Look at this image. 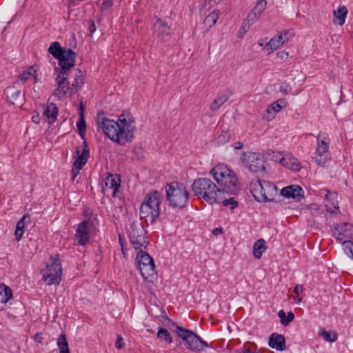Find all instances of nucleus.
Returning <instances> with one entry per match:
<instances>
[{"label":"nucleus","instance_id":"obj_1","mask_svg":"<svg viewBox=\"0 0 353 353\" xmlns=\"http://www.w3.org/2000/svg\"><path fill=\"white\" fill-rule=\"evenodd\" d=\"M97 120L103 133L112 141L124 145L133 140L136 127L133 119L130 116L126 117L122 114L117 121H114L104 117L103 112H101L97 113Z\"/></svg>","mask_w":353,"mask_h":353},{"label":"nucleus","instance_id":"obj_2","mask_svg":"<svg viewBox=\"0 0 353 353\" xmlns=\"http://www.w3.org/2000/svg\"><path fill=\"white\" fill-rule=\"evenodd\" d=\"M192 190L199 198H203L210 204L219 203L223 193L216 185L207 178H199L192 184Z\"/></svg>","mask_w":353,"mask_h":353},{"label":"nucleus","instance_id":"obj_3","mask_svg":"<svg viewBox=\"0 0 353 353\" xmlns=\"http://www.w3.org/2000/svg\"><path fill=\"white\" fill-rule=\"evenodd\" d=\"M162 198L161 193L157 190L147 194L140 207V219H145L146 221H149L150 223H154L159 216Z\"/></svg>","mask_w":353,"mask_h":353},{"label":"nucleus","instance_id":"obj_4","mask_svg":"<svg viewBox=\"0 0 353 353\" xmlns=\"http://www.w3.org/2000/svg\"><path fill=\"white\" fill-rule=\"evenodd\" d=\"M250 191L258 201H273L278 194L275 185L269 181L259 179L251 181Z\"/></svg>","mask_w":353,"mask_h":353},{"label":"nucleus","instance_id":"obj_5","mask_svg":"<svg viewBox=\"0 0 353 353\" xmlns=\"http://www.w3.org/2000/svg\"><path fill=\"white\" fill-rule=\"evenodd\" d=\"M48 51L59 61V65L63 72L65 69H71L74 65L75 52L70 49L63 48L59 42L52 43Z\"/></svg>","mask_w":353,"mask_h":353},{"label":"nucleus","instance_id":"obj_6","mask_svg":"<svg viewBox=\"0 0 353 353\" xmlns=\"http://www.w3.org/2000/svg\"><path fill=\"white\" fill-rule=\"evenodd\" d=\"M167 199L174 208H181L188 201L189 193L183 183L172 182L166 189Z\"/></svg>","mask_w":353,"mask_h":353},{"label":"nucleus","instance_id":"obj_7","mask_svg":"<svg viewBox=\"0 0 353 353\" xmlns=\"http://www.w3.org/2000/svg\"><path fill=\"white\" fill-rule=\"evenodd\" d=\"M176 332L184 341L186 347L192 352H200L204 347H208L209 344L193 332L183 329L179 326L176 327Z\"/></svg>","mask_w":353,"mask_h":353},{"label":"nucleus","instance_id":"obj_8","mask_svg":"<svg viewBox=\"0 0 353 353\" xmlns=\"http://www.w3.org/2000/svg\"><path fill=\"white\" fill-rule=\"evenodd\" d=\"M317 148L314 159L317 165L324 167L331 159L329 152L330 139L325 133L320 132L317 137Z\"/></svg>","mask_w":353,"mask_h":353},{"label":"nucleus","instance_id":"obj_9","mask_svg":"<svg viewBox=\"0 0 353 353\" xmlns=\"http://www.w3.org/2000/svg\"><path fill=\"white\" fill-rule=\"evenodd\" d=\"M139 268L144 279L152 281L156 275L153 259L144 251H139L137 256Z\"/></svg>","mask_w":353,"mask_h":353},{"label":"nucleus","instance_id":"obj_10","mask_svg":"<svg viewBox=\"0 0 353 353\" xmlns=\"http://www.w3.org/2000/svg\"><path fill=\"white\" fill-rule=\"evenodd\" d=\"M241 159L243 165L251 172L256 174L264 172L265 169L264 161L259 153L252 152H243Z\"/></svg>","mask_w":353,"mask_h":353},{"label":"nucleus","instance_id":"obj_11","mask_svg":"<svg viewBox=\"0 0 353 353\" xmlns=\"http://www.w3.org/2000/svg\"><path fill=\"white\" fill-rule=\"evenodd\" d=\"M62 268L59 259H54L43 273V279L48 285H58L61 280Z\"/></svg>","mask_w":353,"mask_h":353},{"label":"nucleus","instance_id":"obj_12","mask_svg":"<svg viewBox=\"0 0 353 353\" xmlns=\"http://www.w3.org/2000/svg\"><path fill=\"white\" fill-rule=\"evenodd\" d=\"M77 158L73 163V168L72 170V180L74 181L75 177L79 174L80 170L85 165L90 157V151L88 143L86 141L83 142V150L81 152L79 148L75 151Z\"/></svg>","mask_w":353,"mask_h":353},{"label":"nucleus","instance_id":"obj_13","mask_svg":"<svg viewBox=\"0 0 353 353\" xmlns=\"http://www.w3.org/2000/svg\"><path fill=\"white\" fill-rule=\"evenodd\" d=\"M70 70V69H65L63 72L61 68L56 67L54 69L57 77H56L57 88L54 92V94L59 98L64 96L69 90L68 75Z\"/></svg>","mask_w":353,"mask_h":353},{"label":"nucleus","instance_id":"obj_14","mask_svg":"<svg viewBox=\"0 0 353 353\" xmlns=\"http://www.w3.org/2000/svg\"><path fill=\"white\" fill-rule=\"evenodd\" d=\"M92 225L93 221L90 219L84 220L77 225L74 237L79 245H84L88 243Z\"/></svg>","mask_w":353,"mask_h":353},{"label":"nucleus","instance_id":"obj_15","mask_svg":"<svg viewBox=\"0 0 353 353\" xmlns=\"http://www.w3.org/2000/svg\"><path fill=\"white\" fill-rule=\"evenodd\" d=\"M219 190L223 193L230 194H236L239 189V183L238 179L232 171L230 174H228L223 179V182L219 184Z\"/></svg>","mask_w":353,"mask_h":353},{"label":"nucleus","instance_id":"obj_16","mask_svg":"<svg viewBox=\"0 0 353 353\" xmlns=\"http://www.w3.org/2000/svg\"><path fill=\"white\" fill-rule=\"evenodd\" d=\"M319 195L325 199V207L330 213H336L339 210L338 195L336 192H331L327 189H322L319 191Z\"/></svg>","mask_w":353,"mask_h":353},{"label":"nucleus","instance_id":"obj_17","mask_svg":"<svg viewBox=\"0 0 353 353\" xmlns=\"http://www.w3.org/2000/svg\"><path fill=\"white\" fill-rule=\"evenodd\" d=\"M4 94L6 96L8 102L12 105L21 107L23 104L25 94L14 86L8 87L5 90Z\"/></svg>","mask_w":353,"mask_h":353},{"label":"nucleus","instance_id":"obj_18","mask_svg":"<svg viewBox=\"0 0 353 353\" xmlns=\"http://www.w3.org/2000/svg\"><path fill=\"white\" fill-rule=\"evenodd\" d=\"M333 236L339 241H344L345 239H353V224L345 223L336 225L333 232Z\"/></svg>","mask_w":353,"mask_h":353},{"label":"nucleus","instance_id":"obj_19","mask_svg":"<svg viewBox=\"0 0 353 353\" xmlns=\"http://www.w3.org/2000/svg\"><path fill=\"white\" fill-rule=\"evenodd\" d=\"M281 194L286 198H292L297 200H300L304 196L303 190L297 185H292L283 188L281 191Z\"/></svg>","mask_w":353,"mask_h":353},{"label":"nucleus","instance_id":"obj_20","mask_svg":"<svg viewBox=\"0 0 353 353\" xmlns=\"http://www.w3.org/2000/svg\"><path fill=\"white\" fill-rule=\"evenodd\" d=\"M120 176L115 174H109L105 179V187H103V191L105 192L108 188L112 189V196H117L118 188L120 187Z\"/></svg>","mask_w":353,"mask_h":353},{"label":"nucleus","instance_id":"obj_21","mask_svg":"<svg viewBox=\"0 0 353 353\" xmlns=\"http://www.w3.org/2000/svg\"><path fill=\"white\" fill-rule=\"evenodd\" d=\"M210 173L219 185L220 183L223 182V179H224L226 175L232 173V170L225 164H218L211 170Z\"/></svg>","mask_w":353,"mask_h":353},{"label":"nucleus","instance_id":"obj_22","mask_svg":"<svg viewBox=\"0 0 353 353\" xmlns=\"http://www.w3.org/2000/svg\"><path fill=\"white\" fill-rule=\"evenodd\" d=\"M268 345L273 349L283 351L286 347L285 337L278 333H273L269 338Z\"/></svg>","mask_w":353,"mask_h":353},{"label":"nucleus","instance_id":"obj_23","mask_svg":"<svg viewBox=\"0 0 353 353\" xmlns=\"http://www.w3.org/2000/svg\"><path fill=\"white\" fill-rule=\"evenodd\" d=\"M279 163L284 167L292 170L299 171L301 168L299 161L290 155L285 154V157H279Z\"/></svg>","mask_w":353,"mask_h":353},{"label":"nucleus","instance_id":"obj_24","mask_svg":"<svg viewBox=\"0 0 353 353\" xmlns=\"http://www.w3.org/2000/svg\"><path fill=\"white\" fill-rule=\"evenodd\" d=\"M154 31L159 37H165L170 34V26L163 21L161 19H157L154 25Z\"/></svg>","mask_w":353,"mask_h":353},{"label":"nucleus","instance_id":"obj_25","mask_svg":"<svg viewBox=\"0 0 353 353\" xmlns=\"http://www.w3.org/2000/svg\"><path fill=\"white\" fill-rule=\"evenodd\" d=\"M266 6V0H258L256 5L248 14L249 20H251L252 23H254L257 20L259 16L264 11Z\"/></svg>","mask_w":353,"mask_h":353},{"label":"nucleus","instance_id":"obj_26","mask_svg":"<svg viewBox=\"0 0 353 353\" xmlns=\"http://www.w3.org/2000/svg\"><path fill=\"white\" fill-rule=\"evenodd\" d=\"M57 115L58 108L54 103H50L46 105L43 111V116L47 118L49 123H53L56 121Z\"/></svg>","mask_w":353,"mask_h":353},{"label":"nucleus","instance_id":"obj_27","mask_svg":"<svg viewBox=\"0 0 353 353\" xmlns=\"http://www.w3.org/2000/svg\"><path fill=\"white\" fill-rule=\"evenodd\" d=\"M281 40L282 37L281 35H279V34L274 36L265 46V49L268 52V54L272 53L282 46L283 44V41Z\"/></svg>","mask_w":353,"mask_h":353},{"label":"nucleus","instance_id":"obj_28","mask_svg":"<svg viewBox=\"0 0 353 353\" xmlns=\"http://www.w3.org/2000/svg\"><path fill=\"white\" fill-rule=\"evenodd\" d=\"M333 14L336 17L334 22L338 23L339 26H343L345 21L347 10L344 6H340L337 10H334Z\"/></svg>","mask_w":353,"mask_h":353},{"label":"nucleus","instance_id":"obj_29","mask_svg":"<svg viewBox=\"0 0 353 353\" xmlns=\"http://www.w3.org/2000/svg\"><path fill=\"white\" fill-rule=\"evenodd\" d=\"M229 99V94L228 93H220L213 101L210 105V110L213 112L217 111L219 108L225 103Z\"/></svg>","mask_w":353,"mask_h":353},{"label":"nucleus","instance_id":"obj_30","mask_svg":"<svg viewBox=\"0 0 353 353\" xmlns=\"http://www.w3.org/2000/svg\"><path fill=\"white\" fill-rule=\"evenodd\" d=\"M129 236L130 239L145 236V230L139 223L133 222L130 226Z\"/></svg>","mask_w":353,"mask_h":353},{"label":"nucleus","instance_id":"obj_31","mask_svg":"<svg viewBox=\"0 0 353 353\" xmlns=\"http://www.w3.org/2000/svg\"><path fill=\"white\" fill-rule=\"evenodd\" d=\"M219 14L220 11L215 9L205 17L203 23L206 27H208L207 30H209L210 28L215 25L219 19Z\"/></svg>","mask_w":353,"mask_h":353},{"label":"nucleus","instance_id":"obj_32","mask_svg":"<svg viewBox=\"0 0 353 353\" xmlns=\"http://www.w3.org/2000/svg\"><path fill=\"white\" fill-rule=\"evenodd\" d=\"M30 220V217L28 216L24 215L17 223L16 225V230H15V239L17 241H20L21 239V237L23 234V228L25 226V222L26 221Z\"/></svg>","mask_w":353,"mask_h":353},{"label":"nucleus","instance_id":"obj_33","mask_svg":"<svg viewBox=\"0 0 353 353\" xmlns=\"http://www.w3.org/2000/svg\"><path fill=\"white\" fill-rule=\"evenodd\" d=\"M265 240L263 239H258L254 244L253 254L256 259H260L263 252L266 250L265 246Z\"/></svg>","mask_w":353,"mask_h":353},{"label":"nucleus","instance_id":"obj_34","mask_svg":"<svg viewBox=\"0 0 353 353\" xmlns=\"http://www.w3.org/2000/svg\"><path fill=\"white\" fill-rule=\"evenodd\" d=\"M81 112H80V119L77 123V128L79 130V133L84 141H86L85 138L86 125H85V121L84 115H83V108L82 104L81 105Z\"/></svg>","mask_w":353,"mask_h":353},{"label":"nucleus","instance_id":"obj_35","mask_svg":"<svg viewBox=\"0 0 353 353\" xmlns=\"http://www.w3.org/2000/svg\"><path fill=\"white\" fill-rule=\"evenodd\" d=\"M12 296L11 289L4 284L0 285V301L7 303Z\"/></svg>","mask_w":353,"mask_h":353},{"label":"nucleus","instance_id":"obj_36","mask_svg":"<svg viewBox=\"0 0 353 353\" xmlns=\"http://www.w3.org/2000/svg\"><path fill=\"white\" fill-rule=\"evenodd\" d=\"M130 242L135 250H141L142 248H145L147 241L145 236H139L137 238L130 239Z\"/></svg>","mask_w":353,"mask_h":353},{"label":"nucleus","instance_id":"obj_37","mask_svg":"<svg viewBox=\"0 0 353 353\" xmlns=\"http://www.w3.org/2000/svg\"><path fill=\"white\" fill-rule=\"evenodd\" d=\"M57 345L59 348L60 353H70L68 344L65 335L61 334L59 336L57 339Z\"/></svg>","mask_w":353,"mask_h":353},{"label":"nucleus","instance_id":"obj_38","mask_svg":"<svg viewBox=\"0 0 353 353\" xmlns=\"http://www.w3.org/2000/svg\"><path fill=\"white\" fill-rule=\"evenodd\" d=\"M157 338L159 339L164 340L165 342L168 343H171L172 342V339L171 337L170 334L166 329L163 327H159L157 333Z\"/></svg>","mask_w":353,"mask_h":353},{"label":"nucleus","instance_id":"obj_39","mask_svg":"<svg viewBox=\"0 0 353 353\" xmlns=\"http://www.w3.org/2000/svg\"><path fill=\"white\" fill-rule=\"evenodd\" d=\"M230 135L227 130H222L216 137V141L219 144H224L229 141Z\"/></svg>","mask_w":353,"mask_h":353},{"label":"nucleus","instance_id":"obj_40","mask_svg":"<svg viewBox=\"0 0 353 353\" xmlns=\"http://www.w3.org/2000/svg\"><path fill=\"white\" fill-rule=\"evenodd\" d=\"M343 246L347 256L353 259V242L351 241H344L343 242Z\"/></svg>","mask_w":353,"mask_h":353},{"label":"nucleus","instance_id":"obj_41","mask_svg":"<svg viewBox=\"0 0 353 353\" xmlns=\"http://www.w3.org/2000/svg\"><path fill=\"white\" fill-rule=\"evenodd\" d=\"M320 335L327 341L329 342H334L337 340V334L336 333H333L332 335L330 332L326 330H322Z\"/></svg>","mask_w":353,"mask_h":353},{"label":"nucleus","instance_id":"obj_42","mask_svg":"<svg viewBox=\"0 0 353 353\" xmlns=\"http://www.w3.org/2000/svg\"><path fill=\"white\" fill-rule=\"evenodd\" d=\"M82 72L78 69L77 73L75 74L74 79L72 83V86L74 88L81 87L83 85Z\"/></svg>","mask_w":353,"mask_h":353},{"label":"nucleus","instance_id":"obj_43","mask_svg":"<svg viewBox=\"0 0 353 353\" xmlns=\"http://www.w3.org/2000/svg\"><path fill=\"white\" fill-rule=\"evenodd\" d=\"M279 35H281V37H282L281 41H283V44H284L285 43L290 41L294 37V33L292 30H284L282 32H280Z\"/></svg>","mask_w":353,"mask_h":353},{"label":"nucleus","instance_id":"obj_44","mask_svg":"<svg viewBox=\"0 0 353 353\" xmlns=\"http://www.w3.org/2000/svg\"><path fill=\"white\" fill-rule=\"evenodd\" d=\"M222 196H223V199L219 203L222 202V203L224 206H228V205H232L231 209H234L238 206V203L234 200V198H230L228 199H224L225 198L224 194L222 195Z\"/></svg>","mask_w":353,"mask_h":353},{"label":"nucleus","instance_id":"obj_45","mask_svg":"<svg viewBox=\"0 0 353 353\" xmlns=\"http://www.w3.org/2000/svg\"><path fill=\"white\" fill-rule=\"evenodd\" d=\"M33 72L36 73V70L32 67H30L19 76V79L21 81H26L32 75Z\"/></svg>","mask_w":353,"mask_h":353},{"label":"nucleus","instance_id":"obj_46","mask_svg":"<svg viewBox=\"0 0 353 353\" xmlns=\"http://www.w3.org/2000/svg\"><path fill=\"white\" fill-rule=\"evenodd\" d=\"M253 23H252L251 20H249V16H248L247 19L244 20L242 23L239 33L244 34L247 32V31L250 29V26Z\"/></svg>","mask_w":353,"mask_h":353},{"label":"nucleus","instance_id":"obj_47","mask_svg":"<svg viewBox=\"0 0 353 353\" xmlns=\"http://www.w3.org/2000/svg\"><path fill=\"white\" fill-rule=\"evenodd\" d=\"M223 0H206L205 1L203 9H205L207 10H210L214 5H216L220 3Z\"/></svg>","mask_w":353,"mask_h":353},{"label":"nucleus","instance_id":"obj_48","mask_svg":"<svg viewBox=\"0 0 353 353\" xmlns=\"http://www.w3.org/2000/svg\"><path fill=\"white\" fill-rule=\"evenodd\" d=\"M283 108V105L280 104L278 102H273L272 104L270 105V106L268 108L266 112L268 113L270 112L271 110H273L274 112H279L281 108Z\"/></svg>","mask_w":353,"mask_h":353},{"label":"nucleus","instance_id":"obj_49","mask_svg":"<svg viewBox=\"0 0 353 353\" xmlns=\"http://www.w3.org/2000/svg\"><path fill=\"white\" fill-rule=\"evenodd\" d=\"M278 316L280 318L281 324L285 326L287 325V317L285 311L280 310L278 312Z\"/></svg>","mask_w":353,"mask_h":353},{"label":"nucleus","instance_id":"obj_50","mask_svg":"<svg viewBox=\"0 0 353 353\" xmlns=\"http://www.w3.org/2000/svg\"><path fill=\"white\" fill-rule=\"evenodd\" d=\"M125 345V343L123 342V339L121 336L118 335L117 337V341L115 343V347L120 350L122 349Z\"/></svg>","mask_w":353,"mask_h":353},{"label":"nucleus","instance_id":"obj_51","mask_svg":"<svg viewBox=\"0 0 353 353\" xmlns=\"http://www.w3.org/2000/svg\"><path fill=\"white\" fill-rule=\"evenodd\" d=\"M112 6V0H105L101 4V8L103 10H108Z\"/></svg>","mask_w":353,"mask_h":353},{"label":"nucleus","instance_id":"obj_52","mask_svg":"<svg viewBox=\"0 0 353 353\" xmlns=\"http://www.w3.org/2000/svg\"><path fill=\"white\" fill-rule=\"evenodd\" d=\"M279 89L280 91L285 94H287L291 90L290 86L288 84L281 85Z\"/></svg>","mask_w":353,"mask_h":353},{"label":"nucleus","instance_id":"obj_53","mask_svg":"<svg viewBox=\"0 0 353 353\" xmlns=\"http://www.w3.org/2000/svg\"><path fill=\"white\" fill-rule=\"evenodd\" d=\"M272 154H273V155L272 157V159L275 161L279 162V157H285V155H283V153L279 152L272 151Z\"/></svg>","mask_w":353,"mask_h":353},{"label":"nucleus","instance_id":"obj_54","mask_svg":"<svg viewBox=\"0 0 353 353\" xmlns=\"http://www.w3.org/2000/svg\"><path fill=\"white\" fill-rule=\"evenodd\" d=\"M303 292V288L301 285H296L294 289L293 292L295 293L296 295L301 294Z\"/></svg>","mask_w":353,"mask_h":353},{"label":"nucleus","instance_id":"obj_55","mask_svg":"<svg viewBox=\"0 0 353 353\" xmlns=\"http://www.w3.org/2000/svg\"><path fill=\"white\" fill-rule=\"evenodd\" d=\"M88 29L91 34H93L96 31L97 28L93 20L90 21V24Z\"/></svg>","mask_w":353,"mask_h":353},{"label":"nucleus","instance_id":"obj_56","mask_svg":"<svg viewBox=\"0 0 353 353\" xmlns=\"http://www.w3.org/2000/svg\"><path fill=\"white\" fill-rule=\"evenodd\" d=\"M294 318V313L292 312H288L287 316V325L289 324L290 321H292Z\"/></svg>","mask_w":353,"mask_h":353},{"label":"nucleus","instance_id":"obj_57","mask_svg":"<svg viewBox=\"0 0 353 353\" xmlns=\"http://www.w3.org/2000/svg\"><path fill=\"white\" fill-rule=\"evenodd\" d=\"M34 341L37 343H41L43 341V336L41 333H37L34 336Z\"/></svg>","mask_w":353,"mask_h":353},{"label":"nucleus","instance_id":"obj_58","mask_svg":"<svg viewBox=\"0 0 353 353\" xmlns=\"http://www.w3.org/2000/svg\"><path fill=\"white\" fill-rule=\"evenodd\" d=\"M32 121L36 124H39L40 123V117L38 113L32 116Z\"/></svg>","mask_w":353,"mask_h":353},{"label":"nucleus","instance_id":"obj_59","mask_svg":"<svg viewBox=\"0 0 353 353\" xmlns=\"http://www.w3.org/2000/svg\"><path fill=\"white\" fill-rule=\"evenodd\" d=\"M234 147L236 150H240L243 147V144L241 142H236L234 144Z\"/></svg>","mask_w":353,"mask_h":353},{"label":"nucleus","instance_id":"obj_60","mask_svg":"<svg viewBox=\"0 0 353 353\" xmlns=\"http://www.w3.org/2000/svg\"><path fill=\"white\" fill-rule=\"evenodd\" d=\"M221 232H222V229L221 228H216L212 230V234L214 235H217Z\"/></svg>","mask_w":353,"mask_h":353},{"label":"nucleus","instance_id":"obj_61","mask_svg":"<svg viewBox=\"0 0 353 353\" xmlns=\"http://www.w3.org/2000/svg\"><path fill=\"white\" fill-rule=\"evenodd\" d=\"M276 102H278L280 104H281L283 105V107L284 106V104H285V100L284 99H280V100L277 101Z\"/></svg>","mask_w":353,"mask_h":353},{"label":"nucleus","instance_id":"obj_62","mask_svg":"<svg viewBox=\"0 0 353 353\" xmlns=\"http://www.w3.org/2000/svg\"><path fill=\"white\" fill-rule=\"evenodd\" d=\"M121 251L123 252V254L125 256V248H124V245H123V243H121Z\"/></svg>","mask_w":353,"mask_h":353},{"label":"nucleus","instance_id":"obj_63","mask_svg":"<svg viewBox=\"0 0 353 353\" xmlns=\"http://www.w3.org/2000/svg\"><path fill=\"white\" fill-rule=\"evenodd\" d=\"M318 208H317V205H312L311 207H310V209L311 210H316Z\"/></svg>","mask_w":353,"mask_h":353},{"label":"nucleus","instance_id":"obj_64","mask_svg":"<svg viewBox=\"0 0 353 353\" xmlns=\"http://www.w3.org/2000/svg\"><path fill=\"white\" fill-rule=\"evenodd\" d=\"M294 300L298 303H301L302 301V299L301 298H297V299H295Z\"/></svg>","mask_w":353,"mask_h":353}]
</instances>
